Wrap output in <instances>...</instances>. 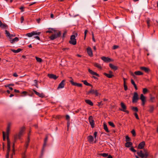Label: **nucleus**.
<instances>
[{
    "label": "nucleus",
    "instance_id": "obj_17",
    "mask_svg": "<svg viewBox=\"0 0 158 158\" xmlns=\"http://www.w3.org/2000/svg\"><path fill=\"white\" fill-rule=\"evenodd\" d=\"M33 91L36 95L39 96L41 98H43L45 96L44 95V94L42 93H40L37 92L36 90L34 89H33Z\"/></svg>",
    "mask_w": 158,
    "mask_h": 158
},
{
    "label": "nucleus",
    "instance_id": "obj_14",
    "mask_svg": "<svg viewBox=\"0 0 158 158\" xmlns=\"http://www.w3.org/2000/svg\"><path fill=\"white\" fill-rule=\"evenodd\" d=\"M140 99L142 102V105L143 106H144L146 102L145 97L143 95V94H141L140 95Z\"/></svg>",
    "mask_w": 158,
    "mask_h": 158
},
{
    "label": "nucleus",
    "instance_id": "obj_62",
    "mask_svg": "<svg viewBox=\"0 0 158 158\" xmlns=\"http://www.w3.org/2000/svg\"><path fill=\"white\" fill-rule=\"evenodd\" d=\"M56 118H60L61 117V116L60 115H57L56 116Z\"/></svg>",
    "mask_w": 158,
    "mask_h": 158
},
{
    "label": "nucleus",
    "instance_id": "obj_46",
    "mask_svg": "<svg viewBox=\"0 0 158 158\" xmlns=\"http://www.w3.org/2000/svg\"><path fill=\"white\" fill-rule=\"evenodd\" d=\"M148 91V90L146 88H144L143 89V92L145 94Z\"/></svg>",
    "mask_w": 158,
    "mask_h": 158
},
{
    "label": "nucleus",
    "instance_id": "obj_28",
    "mask_svg": "<svg viewBox=\"0 0 158 158\" xmlns=\"http://www.w3.org/2000/svg\"><path fill=\"white\" fill-rule=\"evenodd\" d=\"M103 74L108 78H111L114 76V75L113 74H111L109 73L108 74L105 73H104Z\"/></svg>",
    "mask_w": 158,
    "mask_h": 158
},
{
    "label": "nucleus",
    "instance_id": "obj_33",
    "mask_svg": "<svg viewBox=\"0 0 158 158\" xmlns=\"http://www.w3.org/2000/svg\"><path fill=\"white\" fill-rule=\"evenodd\" d=\"M25 128L24 127H22L20 129L19 133L21 134H23V132L25 131Z\"/></svg>",
    "mask_w": 158,
    "mask_h": 158
},
{
    "label": "nucleus",
    "instance_id": "obj_9",
    "mask_svg": "<svg viewBox=\"0 0 158 158\" xmlns=\"http://www.w3.org/2000/svg\"><path fill=\"white\" fill-rule=\"evenodd\" d=\"M88 119L92 128H94V127L95 123L93 117L91 115L89 117Z\"/></svg>",
    "mask_w": 158,
    "mask_h": 158
},
{
    "label": "nucleus",
    "instance_id": "obj_51",
    "mask_svg": "<svg viewBox=\"0 0 158 158\" xmlns=\"http://www.w3.org/2000/svg\"><path fill=\"white\" fill-rule=\"evenodd\" d=\"M21 23H23L24 20V18L23 16H22L20 18Z\"/></svg>",
    "mask_w": 158,
    "mask_h": 158
},
{
    "label": "nucleus",
    "instance_id": "obj_64",
    "mask_svg": "<svg viewBox=\"0 0 158 158\" xmlns=\"http://www.w3.org/2000/svg\"><path fill=\"white\" fill-rule=\"evenodd\" d=\"M107 158H113L112 156L111 155H109Z\"/></svg>",
    "mask_w": 158,
    "mask_h": 158
},
{
    "label": "nucleus",
    "instance_id": "obj_26",
    "mask_svg": "<svg viewBox=\"0 0 158 158\" xmlns=\"http://www.w3.org/2000/svg\"><path fill=\"white\" fill-rule=\"evenodd\" d=\"M30 137L29 135H28V137L27 139L26 142L25 146V147L27 148L28 147V146L29 145V143L30 142Z\"/></svg>",
    "mask_w": 158,
    "mask_h": 158
},
{
    "label": "nucleus",
    "instance_id": "obj_39",
    "mask_svg": "<svg viewBox=\"0 0 158 158\" xmlns=\"http://www.w3.org/2000/svg\"><path fill=\"white\" fill-rule=\"evenodd\" d=\"M35 58L37 62H42V59L41 58H39L37 56H36Z\"/></svg>",
    "mask_w": 158,
    "mask_h": 158
},
{
    "label": "nucleus",
    "instance_id": "obj_16",
    "mask_svg": "<svg viewBox=\"0 0 158 158\" xmlns=\"http://www.w3.org/2000/svg\"><path fill=\"white\" fill-rule=\"evenodd\" d=\"M87 51L88 55L90 57L93 56V53L92 50L90 47H88L87 48Z\"/></svg>",
    "mask_w": 158,
    "mask_h": 158
},
{
    "label": "nucleus",
    "instance_id": "obj_4",
    "mask_svg": "<svg viewBox=\"0 0 158 158\" xmlns=\"http://www.w3.org/2000/svg\"><path fill=\"white\" fill-rule=\"evenodd\" d=\"M61 35V31L56 30L53 34L49 37L50 39L51 40H54L57 38L59 37Z\"/></svg>",
    "mask_w": 158,
    "mask_h": 158
},
{
    "label": "nucleus",
    "instance_id": "obj_49",
    "mask_svg": "<svg viewBox=\"0 0 158 158\" xmlns=\"http://www.w3.org/2000/svg\"><path fill=\"white\" fill-rule=\"evenodd\" d=\"M21 94H23L24 96H26L27 94V92L25 91H24L21 93Z\"/></svg>",
    "mask_w": 158,
    "mask_h": 158
},
{
    "label": "nucleus",
    "instance_id": "obj_2",
    "mask_svg": "<svg viewBox=\"0 0 158 158\" xmlns=\"http://www.w3.org/2000/svg\"><path fill=\"white\" fill-rule=\"evenodd\" d=\"M41 32L37 31H33L31 33H28L26 34V35L30 37L34 36V38L39 40H40V38L39 36L41 34Z\"/></svg>",
    "mask_w": 158,
    "mask_h": 158
},
{
    "label": "nucleus",
    "instance_id": "obj_15",
    "mask_svg": "<svg viewBox=\"0 0 158 158\" xmlns=\"http://www.w3.org/2000/svg\"><path fill=\"white\" fill-rule=\"evenodd\" d=\"M65 81H66L65 80H64L61 81V82L59 85L58 86L57 88L58 89H60L63 88L64 87Z\"/></svg>",
    "mask_w": 158,
    "mask_h": 158
},
{
    "label": "nucleus",
    "instance_id": "obj_27",
    "mask_svg": "<svg viewBox=\"0 0 158 158\" xmlns=\"http://www.w3.org/2000/svg\"><path fill=\"white\" fill-rule=\"evenodd\" d=\"M94 65L95 67L98 68L99 69H102V67L101 66V65L100 64H99L98 63H94Z\"/></svg>",
    "mask_w": 158,
    "mask_h": 158
},
{
    "label": "nucleus",
    "instance_id": "obj_37",
    "mask_svg": "<svg viewBox=\"0 0 158 158\" xmlns=\"http://www.w3.org/2000/svg\"><path fill=\"white\" fill-rule=\"evenodd\" d=\"M48 140V137H46L44 140V143L43 145V148H44L46 145L47 142Z\"/></svg>",
    "mask_w": 158,
    "mask_h": 158
},
{
    "label": "nucleus",
    "instance_id": "obj_5",
    "mask_svg": "<svg viewBox=\"0 0 158 158\" xmlns=\"http://www.w3.org/2000/svg\"><path fill=\"white\" fill-rule=\"evenodd\" d=\"M77 35V33H76L75 35H73L71 36L70 40L69 41V43L70 44L75 45L77 44L76 40L75 39Z\"/></svg>",
    "mask_w": 158,
    "mask_h": 158
},
{
    "label": "nucleus",
    "instance_id": "obj_6",
    "mask_svg": "<svg viewBox=\"0 0 158 158\" xmlns=\"http://www.w3.org/2000/svg\"><path fill=\"white\" fill-rule=\"evenodd\" d=\"M87 94H94L96 96H98L99 95H101V94H99L98 93L97 90H94L92 89L88 91L87 93Z\"/></svg>",
    "mask_w": 158,
    "mask_h": 158
},
{
    "label": "nucleus",
    "instance_id": "obj_12",
    "mask_svg": "<svg viewBox=\"0 0 158 158\" xmlns=\"http://www.w3.org/2000/svg\"><path fill=\"white\" fill-rule=\"evenodd\" d=\"M130 74L131 75L134 77H135V75L139 76L143 75V73L142 72L139 71L135 72H134V73L131 72Z\"/></svg>",
    "mask_w": 158,
    "mask_h": 158
},
{
    "label": "nucleus",
    "instance_id": "obj_19",
    "mask_svg": "<svg viewBox=\"0 0 158 158\" xmlns=\"http://www.w3.org/2000/svg\"><path fill=\"white\" fill-rule=\"evenodd\" d=\"M145 145V142L144 141H143L139 144L138 148L139 149H142L144 148Z\"/></svg>",
    "mask_w": 158,
    "mask_h": 158
},
{
    "label": "nucleus",
    "instance_id": "obj_7",
    "mask_svg": "<svg viewBox=\"0 0 158 158\" xmlns=\"http://www.w3.org/2000/svg\"><path fill=\"white\" fill-rule=\"evenodd\" d=\"M121 106V108L119 109L120 110L122 111H123L124 112H125L127 114H128L129 113V111L128 110H126L127 107L124 104V103L122 102L120 104Z\"/></svg>",
    "mask_w": 158,
    "mask_h": 158
},
{
    "label": "nucleus",
    "instance_id": "obj_58",
    "mask_svg": "<svg viewBox=\"0 0 158 158\" xmlns=\"http://www.w3.org/2000/svg\"><path fill=\"white\" fill-rule=\"evenodd\" d=\"M94 136L95 139H96L97 135V132H95L94 133Z\"/></svg>",
    "mask_w": 158,
    "mask_h": 158
},
{
    "label": "nucleus",
    "instance_id": "obj_45",
    "mask_svg": "<svg viewBox=\"0 0 158 158\" xmlns=\"http://www.w3.org/2000/svg\"><path fill=\"white\" fill-rule=\"evenodd\" d=\"M130 138L128 136H126V142H128L130 141Z\"/></svg>",
    "mask_w": 158,
    "mask_h": 158
},
{
    "label": "nucleus",
    "instance_id": "obj_31",
    "mask_svg": "<svg viewBox=\"0 0 158 158\" xmlns=\"http://www.w3.org/2000/svg\"><path fill=\"white\" fill-rule=\"evenodd\" d=\"M132 143L131 142H127L126 143L125 146L126 147L129 148L132 146Z\"/></svg>",
    "mask_w": 158,
    "mask_h": 158
},
{
    "label": "nucleus",
    "instance_id": "obj_57",
    "mask_svg": "<svg viewBox=\"0 0 158 158\" xmlns=\"http://www.w3.org/2000/svg\"><path fill=\"white\" fill-rule=\"evenodd\" d=\"M102 101H101V102H98V105L99 106H100L101 105H102Z\"/></svg>",
    "mask_w": 158,
    "mask_h": 158
},
{
    "label": "nucleus",
    "instance_id": "obj_44",
    "mask_svg": "<svg viewBox=\"0 0 158 158\" xmlns=\"http://www.w3.org/2000/svg\"><path fill=\"white\" fill-rule=\"evenodd\" d=\"M132 109L133 110L136 112H137L138 110V108L136 107H133Z\"/></svg>",
    "mask_w": 158,
    "mask_h": 158
},
{
    "label": "nucleus",
    "instance_id": "obj_10",
    "mask_svg": "<svg viewBox=\"0 0 158 158\" xmlns=\"http://www.w3.org/2000/svg\"><path fill=\"white\" fill-rule=\"evenodd\" d=\"M70 78L71 79L69 81V82L72 85L74 86H76L78 87H82V84H81L75 82L73 81V80L72 77H70Z\"/></svg>",
    "mask_w": 158,
    "mask_h": 158
},
{
    "label": "nucleus",
    "instance_id": "obj_30",
    "mask_svg": "<svg viewBox=\"0 0 158 158\" xmlns=\"http://www.w3.org/2000/svg\"><path fill=\"white\" fill-rule=\"evenodd\" d=\"M104 129L105 130L107 133L109 132V130L107 126L105 123H104L103 124Z\"/></svg>",
    "mask_w": 158,
    "mask_h": 158
},
{
    "label": "nucleus",
    "instance_id": "obj_13",
    "mask_svg": "<svg viewBox=\"0 0 158 158\" xmlns=\"http://www.w3.org/2000/svg\"><path fill=\"white\" fill-rule=\"evenodd\" d=\"M101 58L102 60L105 62H108L110 61H113V60L108 57L102 56Z\"/></svg>",
    "mask_w": 158,
    "mask_h": 158
},
{
    "label": "nucleus",
    "instance_id": "obj_32",
    "mask_svg": "<svg viewBox=\"0 0 158 158\" xmlns=\"http://www.w3.org/2000/svg\"><path fill=\"white\" fill-rule=\"evenodd\" d=\"M82 81L84 83V84L87 86H92V85L91 84L88 83L86 80Z\"/></svg>",
    "mask_w": 158,
    "mask_h": 158
},
{
    "label": "nucleus",
    "instance_id": "obj_40",
    "mask_svg": "<svg viewBox=\"0 0 158 158\" xmlns=\"http://www.w3.org/2000/svg\"><path fill=\"white\" fill-rule=\"evenodd\" d=\"M131 133L132 134L133 136L134 137L136 136V133L134 129H133L131 131Z\"/></svg>",
    "mask_w": 158,
    "mask_h": 158
},
{
    "label": "nucleus",
    "instance_id": "obj_18",
    "mask_svg": "<svg viewBox=\"0 0 158 158\" xmlns=\"http://www.w3.org/2000/svg\"><path fill=\"white\" fill-rule=\"evenodd\" d=\"M140 69L141 70L144 71L146 73H148L150 71L149 68L145 67H141L140 68Z\"/></svg>",
    "mask_w": 158,
    "mask_h": 158
},
{
    "label": "nucleus",
    "instance_id": "obj_61",
    "mask_svg": "<svg viewBox=\"0 0 158 158\" xmlns=\"http://www.w3.org/2000/svg\"><path fill=\"white\" fill-rule=\"evenodd\" d=\"M150 20L149 19H148L147 21V24H149L150 23Z\"/></svg>",
    "mask_w": 158,
    "mask_h": 158
},
{
    "label": "nucleus",
    "instance_id": "obj_36",
    "mask_svg": "<svg viewBox=\"0 0 158 158\" xmlns=\"http://www.w3.org/2000/svg\"><path fill=\"white\" fill-rule=\"evenodd\" d=\"M15 143H14L13 145V153L11 156L10 158H13V155H15V149L14 148Z\"/></svg>",
    "mask_w": 158,
    "mask_h": 158
},
{
    "label": "nucleus",
    "instance_id": "obj_23",
    "mask_svg": "<svg viewBox=\"0 0 158 158\" xmlns=\"http://www.w3.org/2000/svg\"><path fill=\"white\" fill-rule=\"evenodd\" d=\"M109 67L112 69L114 70H116L118 69V67L115 66L112 64H109Z\"/></svg>",
    "mask_w": 158,
    "mask_h": 158
},
{
    "label": "nucleus",
    "instance_id": "obj_54",
    "mask_svg": "<svg viewBox=\"0 0 158 158\" xmlns=\"http://www.w3.org/2000/svg\"><path fill=\"white\" fill-rule=\"evenodd\" d=\"M92 40H93L94 41V42H95L96 41H95V39L94 38V33L93 32H92Z\"/></svg>",
    "mask_w": 158,
    "mask_h": 158
},
{
    "label": "nucleus",
    "instance_id": "obj_63",
    "mask_svg": "<svg viewBox=\"0 0 158 158\" xmlns=\"http://www.w3.org/2000/svg\"><path fill=\"white\" fill-rule=\"evenodd\" d=\"M118 47V46H116V45H114V46H113V48L114 49H115L117 48Z\"/></svg>",
    "mask_w": 158,
    "mask_h": 158
},
{
    "label": "nucleus",
    "instance_id": "obj_48",
    "mask_svg": "<svg viewBox=\"0 0 158 158\" xmlns=\"http://www.w3.org/2000/svg\"><path fill=\"white\" fill-rule=\"evenodd\" d=\"M130 149V150L131 151L134 152H136V150L133 147L131 148Z\"/></svg>",
    "mask_w": 158,
    "mask_h": 158
},
{
    "label": "nucleus",
    "instance_id": "obj_3",
    "mask_svg": "<svg viewBox=\"0 0 158 158\" xmlns=\"http://www.w3.org/2000/svg\"><path fill=\"white\" fill-rule=\"evenodd\" d=\"M138 155L141 158H147L149 153L146 149H143V152L142 150L137 152Z\"/></svg>",
    "mask_w": 158,
    "mask_h": 158
},
{
    "label": "nucleus",
    "instance_id": "obj_43",
    "mask_svg": "<svg viewBox=\"0 0 158 158\" xmlns=\"http://www.w3.org/2000/svg\"><path fill=\"white\" fill-rule=\"evenodd\" d=\"M150 109L149 110V111L151 113L154 110V107L152 106H150Z\"/></svg>",
    "mask_w": 158,
    "mask_h": 158
},
{
    "label": "nucleus",
    "instance_id": "obj_22",
    "mask_svg": "<svg viewBox=\"0 0 158 158\" xmlns=\"http://www.w3.org/2000/svg\"><path fill=\"white\" fill-rule=\"evenodd\" d=\"M7 27L6 24L3 23L1 21H0V27L2 29H5Z\"/></svg>",
    "mask_w": 158,
    "mask_h": 158
},
{
    "label": "nucleus",
    "instance_id": "obj_29",
    "mask_svg": "<svg viewBox=\"0 0 158 158\" xmlns=\"http://www.w3.org/2000/svg\"><path fill=\"white\" fill-rule=\"evenodd\" d=\"M85 102L87 104L91 106H93V103L90 100H85Z\"/></svg>",
    "mask_w": 158,
    "mask_h": 158
},
{
    "label": "nucleus",
    "instance_id": "obj_60",
    "mask_svg": "<svg viewBox=\"0 0 158 158\" xmlns=\"http://www.w3.org/2000/svg\"><path fill=\"white\" fill-rule=\"evenodd\" d=\"M13 75L14 76L16 77H17L18 76V75L16 73H14L13 74Z\"/></svg>",
    "mask_w": 158,
    "mask_h": 158
},
{
    "label": "nucleus",
    "instance_id": "obj_20",
    "mask_svg": "<svg viewBox=\"0 0 158 158\" xmlns=\"http://www.w3.org/2000/svg\"><path fill=\"white\" fill-rule=\"evenodd\" d=\"M48 76L51 79H53L54 80L56 79L58 77H57L56 75L53 74H48Z\"/></svg>",
    "mask_w": 158,
    "mask_h": 158
},
{
    "label": "nucleus",
    "instance_id": "obj_11",
    "mask_svg": "<svg viewBox=\"0 0 158 158\" xmlns=\"http://www.w3.org/2000/svg\"><path fill=\"white\" fill-rule=\"evenodd\" d=\"M138 99V95L137 93V92H135L134 93V95L132 98V102H136Z\"/></svg>",
    "mask_w": 158,
    "mask_h": 158
},
{
    "label": "nucleus",
    "instance_id": "obj_50",
    "mask_svg": "<svg viewBox=\"0 0 158 158\" xmlns=\"http://www.w3.org/2000/svg\"><path fill=\"white\" fill-rule=\"evenodd\" d=\"M136 118L137 119H139V118L138 115L136 113H135L134 114Z\"/></svg>",
    "mask_w": 158,
    "mask_h": 158
},
{
    "label": "nucleus",
    "instance_id": "obj_24",
    "mask_svg": "<svg viewBox=\"0 0 158 158\" xmlns=\"http://www.w3.org/2000/svg\"><path fill=\"white\" fill-rule=\"evenodd\" d=\"M22 135V134H20L19 133L18 134L16 135L14 137L15 140H16L17 139H20Z\"/></svg>",
    "mask_w": 158,
    "mask_h": 158
},
{
    "label": "nucleus",
    "instance_id": "obj_41",
    "mask_svg": "<svg viewBox=\"0 0 158 158\" xmlns=\"http://www.w3.org/2000/svg\"><path fill=\"white\" fill-rule=\"evenodd\" d=\"M109 125L112 127H115V125L113 122H108Z\"/></svg>",
    "mask_w": 158,
    "mask_h": 158
},
{
    "label": "nucleus",
    "instance_id": "obj_1",
    "mask_svg": "<svg viewBox=\"0 0 158 158\" xmlns=\"http://www.w3.org/2000/svg\"><path fill=\"white\" fill-rule=\"evenodd\" d=\"M11 126L10 123H9L8 125L6 133V134L4 131L3 132V139L4 141L6 140V139L7 140V154L6 156V158H9V152L10 149V142L9 137V134L10 130V127Z\"/></svg>",
    "mask_w": 158,
    "mask_h": 158
},
{
    "label": "nucleus",
    "instance_id": "obj_59",
    "mask_svg": "<svg viewBox=\"0 0 158 158\" xmlns=\"http://www.w3.org/2000/svg\"><path fill=\"white\" fill-rule=\"evenodd\" d=\"M24 7L23 6H22L20 8V9L21 10V11L23 12L24 11L23 10Z\"/></svg>",
    "mask_w": 158,
    "mask_h": 158
},
{
    "label": "nucleus",
    "instance_id": "obj_35",
    "mask_svg": "<svg viewBox=\"0 0 158 158\" xmlns=\"http://www.w3.org/2000/svg\"><path fill=\"white\" fill-rule=\"evenodd\" d=\"M21 50V49L20 48H18L16 50L15 49L11 50V51L14 53H18L20 52Z\"/></svg>",
    "mask_w": 158,
    "mask_h": 158
},
{
    "label": "nucleus",
    "instance_id": "obj_52",
    "mask_svg": "<svg viewBox=\"0 0 158 158\" xmlns=\"http://www.w3.org/2000/svg\"><path fill=\"white\" fill-rule=\"evenodd\" d=\"M66 118L67 120L68 121V122L69 121L70 117L69 115H67L66 116Z\"/></svg>",
    "mask_w": 158,
    "mask_h": 158
},
{
    "label": "nucleus",
    "instance_id": "obj_25",
    "mask_svg": "<svg viewBox=\"0 0 158 158\" xmlns=\"http://www.w3.org/2000/svg\"><path fill=\"white\" fill-rule=\"evenodd\" d=\"M88 140L89 143L92 142L94 141V137L92 135H90L88 137Z\"/></svg>",
    "mask_w": 158,
    "mask_h": 158
},
{
    "label": "nucleus",
    "instance_id": "obj_34",
    "mask_svg": "<svg viewBox=\"0 0 158 158\" xmlns=\"http://www.w3.org/2000/svg\"><path fill=\"white\" fill-rule=\"evenodd\" d=\"M19 39L17 37H15V38L11 40L10 41L11 43H13L15 41H17L19 40Z\"/></svg>",
    "mask_w": 158,
    "mask_h": 158
},
{
    "label": "nucleus",
    "instance_id": "obj_21",
    "mask_svg": "<svg viewBox=\"0 0 158 158\" xmlns=\"http://www.w3.org/2000/svg\"><path fill=\"white\" fill-rule=\"evenodd\" d=\"M56 30L54 28H49L48 30L46 31V33H53L54 32L56 31Z\"/></svg>",
    "mask_w": 158,
    "mask_h": 158
},
{
    "label": "nucleus",
    "instance_id": "obj_38",
    "mask_svg": "<svg viewBox=\"0 0 158 158\" xmlns=\"http://www.w3.org/2000/svg\"><path fill=\"white\" fill-rule=\"evenodd\" d=\"M5 33L7 36L9 37L10 38H11V36H10V33L9 31H8L7 30H6Z\"/></svg>",
    "mask_w": 158,
    "mask_h": 158
},
{
    "label": "nucleus",
    "instance_id": "obj_8",
    "mask_svg": "<svg viewBox=\"0 0 158 158\" xmlns=\"http://www.w3.org/2000/svg\"><path fill=\"white\" fill-rule=\"evenodd\" d=\"M89 72L91 75H93V76L92 77V78L95 79H97L98 78L95 77L94 76H96L98 77H99V74L97 73L96 72H95L92 70L90 69H88Z\"/></svg>",
    "mask_w": 158,
    "mask_h": 158
},
{
    "label": "nucleus",
    "instance_id": "obj_55",
    "mask_svg": "<svg viewBox=\"0 0 158 158\" xmlns=\"http://www.w3.org/2000/svg\"><path fill=\"white\" fill-rule=\"evenodd\" d=\"M131 84L134 85V86L136 85L134 81L132 79L131 80Z\"/></svg>",
    "mask_w": 158,
    "mask_h": 158
},
{
    "label": "nucleus",
    "instance_id": "obj_53",
    "mask_svg": "<svg viewBox=\"0 0 158 158\" xmlns=\"http://www.w3.org/2000/svg\"><path fill=\"white\" fill-rule=\"evenodd\" d=\"M34 82L35 84V86H36L37 87H38L37 86L38 85V81L37 80H34Z\"/></svg>",
    "mask_w": 158,
    "mask_h": 158
},
{
    "label": "nucleus",
    "instance_id": "obj_42",
    "mask_svg": "<svg viewBox=\"0 0 158 158\" xmlns=\"http://www.w3.org/2000/svg\"><path fill=\"white\" fill-rule=\"evenodd\" d=\"M100 155L105 157H106L108 156V154L106 153H102L100 154Z\"/></svg>",
    "mask_w": 158,
    "mask_h": 158
},
{
    "label": "nucleus",
    "instance_id": "obj_56",
    "mask_svg": "<svg viewBox=\"0 0 158 158\" xmlns=\"http://www.w3.org/2000/svg\"><path fill=\"white\" fill-rule=\"evenodd\" d=\"M124 90L126 91L127 89V87L126 85H123Z\"/></svg>",
    "mask_w": 158,
    "mask_h": 158
},
{
    "label": "nucleus",
    "instance_id": "obj_47",
    "mask_svg": "<svg viewBox=\"0 0 158 158\" xmlns=\"http://www.w3.org/2000/svg\"><path fill=\"white\" fill-rule=\"evenodd\" d=\"M88 32V31L87 30H85L84 32V39L85 40V38L86 36V34Z\"/></svg>",
    "mask_w": 158,
    "mask_h": 158
}]
</instances>
